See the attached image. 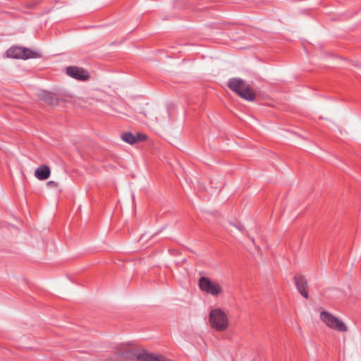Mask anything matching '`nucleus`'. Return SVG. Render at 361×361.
<instances>
[{"instance_id":"1","label":"nucleus","mask_w":361,"mask_h":361,"mask_svg":"<svg viewBox=\"0 0 361 361\" xmlns=\"http://www.w3.org/2000/svg\"><path fill=\"white\" fill-rule=\"evenodd\" d=\"M114 361H169L161 355H154L146 352L139 353L136 348L121 344L116 348Z\"/></svg>"},{"instance_id":"2","label":"nucleus","mask_w":361,"mask_h":361,"mask_svg":"<svg viewBox=\"0 0 361 361\" xmlns=\"http://www.w3.org/2000/svg\"><path fill=\"white\" fill-rule=\"evenodd\" d=\"M228 87L238 96L247 101H254L255 92L245 80L233 78L228 81Z\"/></svg>"},{"instance_id":"3","label":"nucleus","mask_w":361,"mask_h":361,"mask_svg":"<svg viewBox=\"0 0 361 361\" xmlns=\"http://www.w3.org/2000/svg\"><path fill=\"white\" fill-rule=\"evenodd\" d=\"M209 320L211 326L220 332L224 331L229 324L227 314L219 308L212 310L209 312Z\"/></svg>"},{"instance_id":"4","label":"nucleus","mask_w":361,"mask_h":361,"mask_svg":"<svg viewBox=\"0 0 361 361\" xmlns=\"http://www.w3.org/2000/svg\"><path fill=\"white\" fill-rule=\"evenodd\" d=\"M6 54L11 58L24 60L41 57L40 53L22 47H12L7 50Z\"/></svg>"},{"instance_id":"5","label":"nucleus","mask_w":361,"mask_h":361,"mask_svg":"<svg viewBox=\"0 0 361 361\" xmlns=\"http://www.w3.org/2000/svg\"><path fill=\"white\" fill-rule=\"evenodd\" d=\"M320 319L332 329L341 332H345L348 330L346 325L341 320L326 311L321 312Z\"/></svg>"},{"instance_id":"6","label":"nucleus","mask_w":361,"mask_h":361,"mask_svg":"<svg viewBox=\"0 0 361 361\" xmlns=\"http://www.w3.org/2000/svg\"><path fill=\"white\" fill-rule=\"evenodd\" d=\"M199 287L201 290L214 296L218 295L222 290L221 286L212 282L209 278L202 276L199 279Z\"/></svg>"},{"instance_id":"7","label":"nucleus","mask_w":361,"mask_h":361,"mask_svg":"<svg viewBox=\"0 0 361 361\" xmlns=\"http://www.w3.org/2000/svg\"><path fill=\"white\" fill-rule=\"evenodd\" d=\"M66 73L68 75L80 80L88 79L89 74L87 71L82 68L76 66H69L66 68Z\"/></svg>"},{"instance_id":"8","label":"nucleus","mask_w":361,"mask_h":361,"mask_svg":"<svg viewBox=\"0 0 361 361\" xmlns=\"http://www.w3.org/2000/svg\"><path fill=\"white\" fill-rule=\"evenodd\" d=\"M295 283L297 287L299 293L305 298H308V292H307V281L305 279V277L300 274H298L295 276L294 278Z\"/></svg>"},{"instance_id":"9","label":"nucleus","mask_w":361,"mask_h":361,"mask_svg":"<svg viewBox=\"0 0 361 361\" xmlns=\"http://www.w3.org/2000/svg\"><path fill=\"white\" fill-rule=\"evenodd\" d=\"M39 99L46 104L53 106L59 105L61 100H62L61 98L57 97L55 94L45 90L41 92Z\"/></svg>"},{"instance_id":"10","label":"nucleus","mask_w":361,"mask_h":361,"mask_svg":"<svg viewBox=\"0 0 361 361\" xmlns=\"http://www.w3.org/2000/svg\"><path fill=\"white\" fill-rule=\"evenodd\" d=\"M51 171L48 166L43 165L38 167L35 171V176L40 180L47 179L50 176Z\"/></svg>"},{"instance_id":"11","label":"nucleus","mask_w":361,"mask_h":361,"mask_svg":"<svg viewBox=\"0 0 361 361\" xmlns=\"http://www.w3.org/2000/svg\"><path fill=\"white\" fill-rule=\"evenodd\" d=\"M121 138L124 142H126L127 143H129L131 145L136 143L135 135H133V133H131L130 132L123 133L121 135Z\"/></svg>"},{"instance_id":"12","label":"nucleus","mask_w":361,"mask_h":361,"mask_svg":"<svg viewBox=\"0 0 361 361\" xmlns=\"http://www.w3.org/2000/svg\"><path fill=\"white\" fill-rule=\"evenodd\" d=\"M135 138L136 142H137L145 140L147 139V136L142 133H137L136 135H135Z\"/></svg>"},{"instance_id":"13","label":"nucleus","mask_w":361,"mask_h":361,"mask_svg":"<svg viewBox=\"0 0 361 361\" xmlns=\"http://www.w3.org/2000/svg\"><path fill=\"white\" fill-rule=\"evenodd\" d=\"M47 184L51 187H56L57 185L56 183L52 180L49 181Z\"/></svg>"}]
</instances>
